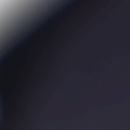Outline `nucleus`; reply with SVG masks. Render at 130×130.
Returning a JSON list of instances; mask_svg holds the SVG:
<instances>
[{
  "mask_svg": "<svg viewBox=\"0 0 130 130\" xmlns=\"http://www.w3.org/2000/svg\"><path fill=\"white\" fill-rule=\"evenodd\" d=\"M35 31V30H33V31H32V32H34Z\"/></svg>",
  "mask_w": 130,
  "mask_h": 130,
  "instance_id": "obj_11",
  "label": "nucleus"
},
{
  "mask_svg": "<svg viewBox=\"0 0 130 130\" xmlns=\"http://www.w3.org/2000/svg\"><path fill=\"white\" fill-rule=\"evenodd\" d=\"M59 13V12H56V14H57V13Z\"/></svg>",
  "mask_w": 130,
  "mask_h": 130,
  "instance_id": "obj_10",
  "label": "nucleus"
},
{
  "mask_svg": "<svg viewBox=\"0 0 130 130\" xmlns=\"http://www.w3.org/2000/svg\"><path fill=\"white\" fill-rule=\"evenodd\" d=\"M65 9L64 7L63 6H62V7L61 8V9Z\"/></svg>",
  "mask_w": 130,
  "mask_h": 130,
  "instance_id": "obj_5",
  "label": "nucleus"
},
{
  "mask_svg": "<svg viewBox=\"0 0 130 130\" xmlns=\"http://www.w3.org/2000/svg\"><path fill=\"white\" fill-rule=\"evenodd\" d=\"M30 36L29 35H27V36L25 37V38H24L25 39V40L28 37H30Z\"/></svg>",
  "mask_w": 130,
  "mask_h": 130,
  "instance_id": "obj_4",
  "label": "nucleus"
},
{
  "mask_svg": "<svg viewBox=\"0 0 130 130\" xmlns=\"http://www.w3.org/2000/svg\"><path fill=\"white\" fill-rule=\"evenodd\" d=\"M73 0H71V1H73Z\"/></svg>",
  "mask_w": 130,
  "mask_h": 130,
  "instance_id": "obj_12",
  "label": "nucleus"
},
{
  "mask_svg": "<svg viewBox=\"0 0 130 130\" xmlns=\"http://www.w3.org/2000/svg\"><path fill=\"white\" fill-rule=\"evenodd\" d=\"M48 23V21H46L45 22H43L42 23V24H46Z\"/></svg>",
  "mask_w": 130,
  "mask_h": 130,
  "instance_id": "obj_3",
  "label": "nucleus"
},
{
  "mask_svg": "<svg viewBox=\"0 0 130 130\" xmlns=\"http://www.w3.org/2000/svg\"><path fill=\"white\" fill-rule=\"evenodd\" d=\"M47 19H48V20H49H49H50V19H50V18H47Z\"/></svg>",
  "mask_w": 130,
  "mask_h": 130,
  "instance_id": "obj_9",
  "label": "nucleus"
},
{
  "mask_svg": "<svg viewBox=\"0 0 130 130\" xmlns=\"http://www.w3.org/2000/svg\"><path fill=\"white\" fill-rule=\"evenodd\" d=\"M10 53L9 52H7L6 54H4V56H3V58H6V57H8V55H10Z\"/></svg>",
  "mask_w": 130,
  "mask_h": 130,
  "instance_id": "obj_1",
  "label": "nucleus"
},
{
  "mask_svg": "<svg viewBox=\"0 0 130 130\" xmlns=\"http://www.w3.org/2000/svg\"><path fill=\"white\" fill-rule=\"evenodd\" d=\"M69 2L70 4H72V2L70 1H69Z\"/></svg>",
  "mask_w": 130,
  "mask_h": 130,
  "instance_id": "obj_8",
  "label": "nucleus"
},
{
  "mask_svg": "<svg viewBox=\"0 0 130 130\" xmlns=\"http://www.w3.org/2000/svg\"><path fill=\"white\" fill-rule=\"evenodd\" d=\"M56 15V14H53L52 15V17H54Z\"/></svg>",
  "mask_w": 130,
  "mask_h": 130,
  "instance_id": "obj_6",
  "label": "nucleus"
},
{
  "mask_svg": "<svg viewBox=\"0 0 130 130\" xmlns=\"http://www.w3.org/2000/svg\"><path fill=\"white\" fill-rule=\"evenodd\" d=\"M40 29V27H39L38 28H37V29L38 30H39Z\"/></svg>",
  "mask_w": 130,
  "mask_h": 130,
  "instance_id": "obj_7",
  "label": "nucleus"
},
{
  "mask_svg": "<svg viewBox=\"0 0 130 130\" xmlns=\"http://www.w3.org/2000/svg\"><path fill=\"white\" fill-rule=\"evenodd\" d=\"M20 45V43H19L18 44H17L15 46L13 47L12 48L13 49H14L16 48H18V45Z\"/></svg>",
  "mask_w": 130,
  "mask_h": 130,
  "instance_id": "obj_2",
  "label": "nucleus"
}]
</instances>
